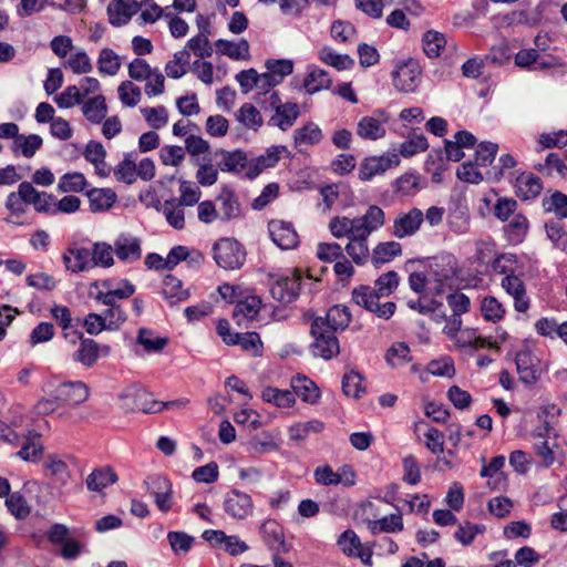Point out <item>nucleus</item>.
Here are the masks:
<instances>
[{"mask_svg":"<svg viewBox=\"0 0 567 567\" xmlns=\"http://www.w3.org/2000/svg\"><path fill=\"white\" fill-rule=\"evenodd\" d=\"M154 331L148 328H140L136 342L148 353L162 351L168 343V338L154 337Z\"/></svg>","mask_w":567,"mask_h":567,"instance_id":"37998d69","label":"nucleus"},{"mask_svg":"<svg viewBox=\"0 0 567 567\" xmlns=\"http://www.w3.org/2000/svg\"><path fill=\"white\" fill-rule=\"evenodd\" d=\"M515 195L524 202L538 197L544 188L540 177L530 172H520L513 182Z\"/></svg>","mask_w":567,"mask_h":567,"instance_id":"ddd939ff","label":"nucleus"},{"mask_svg":"<svg viewBox=\"0 0 567 567\" xmlns=\"http://www.w3.org/2000/svg\"><path fill=\"white\" fill-rule=\"evenodd\" d=\"M6 506L9 513L20 520L25 519L31 513V507L20 492L10 493L6 498Z\"/></svg>","mask_w":567,"mask_h":567,"instance_id":"3c124183","label":"nucleus"},{"mask_svg":"<svg viewBox=\"0 0 567 567\" xmlns=\"http://www.w3.org/2000/svg\"><path fill=\"white\" fill-rule=\"evenodd\" d=\"M547 238L554 246L567 254V231L558 220H547L544 225Z\"/></svg>","mask_w":567,"mask_h":567,"instance_id":"6e6d98bb","label":"nucleus"},{"mask_svg":"<svg viewBox=\"0 0 567 567\" xmlns=\"http://www.w3.org/2000/svg\"><path fill=\"white\" fill-rule=\"evenodd\" d=\"M42 144L43 140L38 134H30L28 136L19 135V137L13 141L11 150L14 154L20 151L24 157L31 158L37 151L42 147Z\"/></svg>","mask_w":567,"mask_h":567,"instance_id":"4c0bfd02","label":"nucleus"},{"mask_svg":"<svg viewBox=\"0 0 567 567\" xmlns=\"http://www.w3.org/2000/svg\"><path fill=\"white\" fill-rule=\"evenodd\" d=\"M82 112L85 118L93 123L100 124L106 116L107 105L103 95H96L82 103Z\"/></svg>","mask_w":567,"mask_h":567,"instance_id":"72a5a7b5","label":"nucleus"},{"mask_svg":"<svg viewBox=\"0 0 567 567\" xmlns=\"http://www.w3.org/2000/svg\"><path fill=\"white\" fill-rule=\"evenodd\" d=\"M423 42V51L427 58L434 59L440 56L442 50L446 44V39L443 33H440L434 30H429L425 32L422 39Z\"/></svg>","mask_w":567,"mask_h":567,"instance_id":"a18cd8bd","label":"nucleus"},{"mask_svg":"<svg viewBox=\"0 0 567 567\" xmlns=\"http://www.w3.org/2000/svg\"><path fill=\"white\" fill-rule=\"evenodd\" d=\"M261 300L258 297H247L244 300L236 302L233 318L240 323L241 319L252 320L257 317L260 310Z\"/></svg>","mask_w":567,"mask_h":567,"instance_id":"58836bf2","label":"nucleus"},{"mask_svg":"<svg viewBox=\"0 0 567 567\" xmlns=\"http://www.w3.org/2000/svg\"><path fill=\"white\" fill-rule=\"evenodd\" d=\"M516 371L525 384H534L540 378L539 361L529 350H522L515 357Z\"/></svg>","mask_w":567,"mask_h":567,"instance_id":"2eb2a0df","label":"nucleus"},{"mask_svg":"<svg viewBox=\"0 0 567 567\" xmlns=\"http://www.w3.org/2000/svg\"><path fill=\"white\" fill-rule=\"evenodd\" d=\"M363 377L354 370L346 373L342 378V392L347 396L360 399L365 394V388L362 385Z\"/></svg>","mask_w":567,"mask_h":567,"instance_id":"603ef678","label":"nucleus"},{"mask_svg":"<svg viewBox=\"0 0 567 567\" xmlns=\"http://www.w3.org/2000/svg\"><path fill=\"white\" fill-rule=\"evenodd\" d=\"M140 8L136 0H115L107 8L110 23L114 27L126 24Z\"/></svg>","mask_w":567,"mask_h":567,"instance_id":"f3484780","label":"nucleus"},{"mask_svg":"<svg viewBox=\"0 0 567 567\" xmlns=\"http://www.w3.org/2000/svg\"><path fill=\"white\" fill-rule=\"evenodd\" d=\"M50 313L62 330H70L80 322L79 318L75 320L72 318L71 310L66 306L54 305L50 309Z\"/></svg>","mask_w":567,"mask_h":567,"instance_id":"338daca9","label":"nucleus"},{"mask_svg":"<svg viewBox=\"0 0 567 567\" xmlns=\"http://www.w3.org/2000/svg\"><path fill=\"white\" fill-rule=\"evenodd\" d=\"M351 318L350 309L344 305L330 307L324 317L306 315V319L310 320V336L313 338L312 353L324 360L339 354L340 346L336 332L347 329Z\"/></svg>","mask_w":567,"mask_h":567,"instance_id":"f257e3e1","label":"nucleus"},{"mask_svg":"<svg viewBox=\"0 0 567 567\" xmlns=\"http://www.w3.org/2000/svg\"><path fill=\"white\" fill-rule=\"evenodd\" d=\"M323 138V134L318 124L307 122L301 127L295 130L293 142L299 150L303 146H312L319 144Z\"/></svg>","mask_w":567,"mask_h":567,"instance_id":"bb28decb","label":"nucleus"},{"mask_svg":"<svg viewBox=\"0 0 567 567\" xmlns=\"http://www.w3.org/2000/svg\"><path fill=\"white\" fill-rule=\"evenodd\" d=\"M136 153L130 152L124 154L121 161L113 169L114 176L118 182L132 185L136 182Z\"/></svg>","mask_w":567,"mask_h":567,"instance_id":"f704fd0d","label":"nucleus"},{"mask_svg":"<svg viewBox=\"0 0 567 567\" xmlns=\"http://www.w3.org/2000/svg\"><path fill=\"white\" fill-rule=\"evenodd\" d=\"M402 254L401 244L398 241L379 243L373 251L371 261L378 268L383 264L392 261L395 257Z\"/></svg>","mask_w":567,"mask_h":567,"instance_id":"7c9ffc66","label":"nucleus"},{"mask_svg":"<svg viewBox=\"0 0 567 567\" xmlns=\"http://www.w3.org/2000/svg\"><path fill=\"white\" fill-rule=\"evenodd\" d=\"M121 287L114 291H97L94 300L107 308L102 312L109 321V331H116L127 320L124 308L117 303V299H127L135 293V286L128 279L120 281Z\"/></svg>","mask_w":567,"mask_h":567,"instance_id":"7ed1b4c3","label":"nucleus"},{"mask_svg":"<svg viewBox=\"0 0 567 567\" xmlns=\"http://www.w3.org/2000/svg\"><path fill=\"white\" fill-rule=\"evenodd\" d=\"M420 181L421 176L417 173H405L394 181V193L401 196H413L422 188Z\"/></svg>","mask_w":567,"mask_h":567,"instance_id":"ea45409f","label":"nucleus"},{"mask_svg":"<svg viewBox=\"0 0 567 567\" xmlns=\"http://www.w3.org/2000/svg\"><path fill=\"white\" fill-rule=\"evenodd\" d=\"M392 164V157L385 155L365 157L360 164L359 179L371 181L374 176L383 174Z\"/></svg>","mask_w":567,"mask_h":567,"instance_id":"412c9836","label":"nucleus"},{"mask_svg":"<svg viewBox=\"0 0 567 567\" xmlns=\"http://www.w3.org/2000/svg\"><path fill=\"white\" fill-rule=\"evenodd\" d=\"M97 69L100 73L115 75L121 69L120 56L110 48L100 51L97 59Z\"/></svg>","mask_w":567,"mask_h":567,"instance_id":"5fc2aeb1","label":"nucleus"},{"mask_svg":"<svg viewBox=\"0 0 567 567\" xmlns=\"http://www.w3.org/2000/svg\"><path fill=\"white\" fill-rule=\"evenodd\" d=\"M324 430V423L320 420L300 422L289 427V436L293 441H303L310 433H320Z\"/></svg>","mask_w":567,"mask_h":567,"instance_id":"864d4df0","label":"nucleus"},{"mask_svg":"<svg viewBox=\"0 0 567 567\" xmlns=\"http://www.w3.org/2000/svg\"><path fill=\"white\" fill-rule=\"evenodd\" d=\"M486 527L483 524H472L466 522L464 525H460L456 529L454 537L463 546L471 545L478 534L485 533Z\"/></svg>","mask_w":567,"mask_h":567,"instance_id":"e2e57ef3","label":"nucleus"},{"mask_svg":"<svg viewBox=\"0 0 567 567\" xmlns=\"http://www.w3.org/2000/svg\"><path fill=\"white\" fill-rule=\"evenodd\" d=\"M498 152V144L493 142H481L475 151L474 163L481 167L493 164Z\"/></svg>","mask_w":567,"mask_h":567,"instance_id":"bf43d9fd","label":"nucleus"},{"mask_svg":"<svg viewBox=\"0 0 567 567\" xmlns=\"http://www.w3.org/2000/svg\"><path fill=\"white\" fill-rule=\"evenodd\" d=\"M86 185L87 182L82 173H66L60 178L59 189L65 193H81L84 190Z\"/></svg>","mask_w":567,"mask_h":567,"instance_id":"69168bd1","label":"nucleus"},{"mask_svg":"<svg viewBox=\"0 0 567 567\" xmlns=\"http://www.w3.org/2000/svg\"><path fill=\"white\" fill-rule=\"evenodd\" d=\"M385 361L392 367L404 365L411 361L410 348L404 342H396L388 349Z\"/></svg>","mask_w":567,"mask_h":567,"instance_id":"680f3d73","label":"nucleus"},{"mask_svg":"<svg viewBox=\"0 0 567 567\" xmlns=\"http://www.w3.org/2000/svg\"><path fill=\"white\" fill-rule=\"evenodd\" d=\"M114 251L121 261L132 262L142 256L141 240L135 237L121 235L114 241Z\"/></svg>","mask_w":567,"mask_h":567,"instance_id":"4be33fe9","label":"nucleus"},{"mask_svg":"<svg viewBox=\"0 0 567 567\" xmlns=\"http://www.w3.org/2000/svg\"><path fill=\"white\" fill-rule=\"evenodd\" d=\"M215 45L220 54L231 60H247L249 58V43L246 39H240L238 43L226 39H218Z\"/></svg>","mask_w":567,"mask_h":567,"instance_id":"c756f323","label":"nucleus"},{"mask_svg":"<svg viewBox=\"0 0 567 567\" xmlns=\"http://www.w3.org/2000/svg\"><path fill=\"white\" fill-rule=\"evenodd\" d=\"M100 359V344L91 338H83L72 353V360L83 367L93 368Z\"/></svg>","mask_w":567,"mask_h":567,"instance_id":"aec40b11","label":"nucleus"},{"mask_svg":"<svg viewBox=\"0 0 567 567\" xmlns=\"http://www.w3.org/2000/svg\"><path fill=\"white\" fill-rule=\"evenodd\" d=\"M427 148L429 142L426 136L413 130L408 140L401 144L400 153L403 157H411L420 152H425Z\"/></svg>","mask_w":567,"mask_h":567,"instance_id":"c03bdc74","label":"nucleus"},{"mask_svg":"<svg viewBox=\"0 0 567 567\" xmlns=\"http://www.w3.org/2000/svg\"><path fill=\"white\" fill-rule=\"evenodd\" d=\"M86 195L90 202V210L93 213L110 209L116 200L115 193L110 188H93Z\"/></svg>","mask_w":567,"mask_h":567,"instance_id":"2f4dec72","label":"nucleus"},{"mask_svg":"<svg viewBox=\"0 0 567 567\" xmlns=\"http://www.w3.org/2000/svg\"><path fill=\"white\" fill-rule=\"evenodd\" d=\"M217 156H221L220 161L217 163L221 172L239 174L245 169L247 171L250 164L246 152L243 150L226 151L218 148L215 151V157Z\"/></svg>","mask_w":567,"mask_h":567,"instance_id":"dca6fc26","label":"nucleus"},{"mask_svg":"<svg viewBox=\"0 0 567 567\" xmlns=\"http://www.w3.org/2000/svg\"><path fill=\"white\" fill-rule=\"evenodd\" d=\"M56 400L63 405H79L90 395L89 386L82 381H68L60 383L55 389Z\"/></svg>","mask_w":567,"mask_h":567,"instance_id":"9b49d317","label":"nucleus"},{"mask_svg":"<svg viewBox=\"0 0 567 567\" xmlns=\"http://www.w3.org/2000/svg\"><path fill=\"white\" fill-rule=\"evenodd\" d=\"M403 476L402 480L409 485H416L421 481V468L416 457L412 454L402 460Z\"/></svg>","mask_w":567,"mask_h":567,"instance_id":"774afa93","label":"nucleus"},{"mask_svg":"<svg viewBox=\"0 0 567 567\" xmlns=\"http://www.w3.org/2000/svg\"><path fill=\"white\" fill-rule=\"evenodd\" d=\"M6 208L9 210V216L4 218L7 224L14 226H25L29 223L21 220V217L27 213L28 205L17 195L16 192H11L4 203Z\"/></svg>","mask_w":567,"mask_h":567,"instance_id":"473e14b6","label":"nucleus"},{"mask_svg":"<svg viewBox=\"0 0 567 567\" xmlns=\"http://www.w3.org/2000/svg\"><path fill=\"white\" fill-rule=\"evenodd\" d=\"M421 74L422 71L419 63L410 59L399 64L392 72L393 85L400 92H415L421 82Z\"/></svg>","mask_w":567,"mask_h":567,"instance_id":"0eeeda50","label":"nucleus"},{"mask_svg":"<svg viewBox=\"0 0 567 567\" xmlns=\"http://www.w3.org/2000/svg\"><path fill=\"white\" fill-rule=\"evenodd\" d=\"M332 81L324 70L313 68L303 80V87L308 94H315L321 90L329 89Z\"/></svg>","mask_w":567,"mask_h":567,"instance_id":"e433bc0d","label":"nucleus"},{"mask_svg":"<svg viewBox=\"0 0 567 567\" xmlns=\"http://www.w3.org/2000/svg\"><path fill=\"white\" fill-rule=\"evenodd\" d=\"M301 278L302 272L299 268H293L290 276L279 277L270 288L272 298L284 305L296 301L300 293Z\"/></svg>","mask_w":567,"mask_h":567,"instance_id":"423d86ee","label":"nucleus"},{"mask_svg":"<svg viewBox=\"0 0 567 567\" xmlns=\"http://www.w3.org/2000/svg\"><path fill=\"white\" fill-rule=\"evenodd\" d=\"M20 445L21 449L16 453V456L25 462L35 463L43 454L41 435L37 432L29 431L28 435L23 436Z\"/></svg>","mask_w":567,"mask_h":567,"instance_id":"b1692460","label":"nucleus"},{"mask_svg":"<svg viewBox=\"0 0 567 567\" xmlns=\"http://www.w3.org/2000/svg\"><path fill=\"white\" fill-rule=\"evenodd\" d=\"M234 338V340H230L233 346H240L246 352H250L254 355H261L264 344L258 332L249 331L236 333Z\"/></svg>","mask_w":567,"mask_h":567,"instance_id":"79ce46f5","label":"nucleus"},{"mask_svg":"<svg viewBox=\"0 0 567 567\" xmlns=\"http://www.w3.org/2000/svg\"><path fill=\"white\" fill-rule=\"evenodd\" d=\"M542 207L545 213H551L557 220L567 218V195L558 189L548 190V195L542 199Z\"/></svg>","mask_w":567,"mask_h":567,"instance_id":"a878e982","label":"nucleus"},{"mask_svg":"<svg viewBox=\"0 0 567 567\" xmlns=\"http://www.w3.org/2000/svg\"><path fill=\"white\" fill-rule=\"evenodd\" d=\"M424 220L421 209L413 207L408 213L399 214L393 221L392 234L396 238H404L414 235Z\"/></svg>","mask_w":567,"mask_h":567,"instance_id":"4468645a","label":"nucleus"},{"mask_svg":"<svg viewBox=\"0 0 567 567\" xmlns=\"http://www.w3.org/2000/svg\"><path fill=\"white\" fill-rule=\"evenodd\" d=\"M117 475L111 466L95 468L86 478V487L92 492H102L116 483Z\"/></svg>","mask_w":567,"mask_h":567,"instance_id":"c85d7f7f","label":"nucleus"},{"mask_svg":"<svg viewBox=\"0 0 567 567\" xmlns=\"http://www.w3.org/2000/svg\"><path fill=\"white\" fill-rule=\"evenodd\" d=\"M481 312L486 321L496 323L504 318L505 309L495 297L487 296L482 300Z\"/></svg>","mask_w":567,"mask_h":567,"instance_id":"4d7b16f0","label":"nucleus"},{"mask_svg":"<svg viewBox=\"0 0 567 567\" xmlns=\"http://www.w3.org/2000/svg\"><path fill=\"white\" fill-rule=\"evenodd\" d=\"M262 400L275 404L278 408H290L295 404V394L289 390H280L268 386L262 391Z\"/></svg>","mask_w":567,"mask_h":567,"instance_id":"49530a36","label":"nucleus"},{"mask_svg":"<svg viewBox=\"0 0 567 567\" xmlns=\"http://www.w3.org/2000/svg\"><path fill=\"white\" fill-rule=\"evenodd\" d=\"M516 165L517 161L511 154H502L497 165L486 172L485 179L497 183L505 176L507 169L514 168Z\"/></svg>","mask_w":567,"mask_h":567,"instance_id":"052dcab7","label":"nucleus"},{"mask_svg":"<svg viewBox=\"0 0 567 567\" xmlns=\"http://www.w3.org/2000/svg\"><path fill=\"white\" fill-rule=\"evenodd\" d=\"M260 534L264 544L271 553H289L291 545L285 540L282 526L275 519H267L260 526Z\"/></svg>","mask_w":567,"mask_h":567,"instance_id":"1a4fd4ad","label":"nucleus"},{"mask_svg":"<svg viewBox=\"0 0 567 567\" xmlns=\"http://www.w3.org/2000/svg\"><path fill=\"white\" fill-rule=\"evenodd\" d=\"M223 506L225 513L236 519H245L251 515L254 511V503L250 495L239 489H231L226 493Z\"/></svg>","mask_w":567,"mask_h":567,"instance_id":"6e6552de","label":"nucleus"},{"mask_svg":"<svg viewBox=\"0 0 567 567\" xmlns=\"http://www.w3.org/2000/svg\"><path fill=\"white\" fill-rule=\"evenodd\" d=\"M293 394L298 395L303 402L316 404L320 398V390L316 383L305 375H297L291 380Z\"/></svg>","mask_w":567,"mask_h":567,"instance_id":"393cba45","label":"nucleus"},{"mask_svg":"<svg viewBox=\"0 0 567 567\" xmlns=\"http://www.w3.org/2000/svg\"><path fill=\"white\" fill-rule=\"evenodd\" d=\"M300 115L299 106L297 103L287 102L278 104L275 115L271 116L268 124L278 126L281 131L290 128Z\"/></svg>","mask_w":567,"mask_h":567,"instance_id":"5701e85b","label":"nucleus"},{"mask_svg":"<svg viewBox=\"0 0 567 567\" xmlns=\"http://www.w3.org/2000/svg\"><path fill=\"white\" fill-rule=\"evenodd\" d=\"M92 266L109 268L113 266V248L106 243H95L91 251Z\"/></svg>","mask_w":567,"mask_h":567,"instance_id":"0e129e2a","label":"nucleus"},{"mask_svg":"<svg viewBox=\"0 0 567 567\" xmlns=\"http://www.w3.org/2000/svg\"><path fill=\"white\" fill-rule=\"evenodd\" d=\"M162 295L165 299L172 300V303L185 301L190 296L187 289H183L182 280L173 275L165 276Z\"/></svg>","mask_w":567,"mask_h":567,"instance_id":"c9c22d12","label":"nucleus"},{"mask_svg":"<svg viewBox=\"0 0 567 567\" xmlns=\"http://www.w3.org/2000/svg\"><path fill=\"white\" fill-rule=\"evenodd\" d=\"M236 118L243 125L254 131H258L264 123L260 112L250 103H244L239 107Z\"/></svg>","mask_w":567,"mask_h":567,"instance_id":"de8ad7c7","label":"nucleus"},{"mask_svg":"<svg viewBox=\"0 0 567 567\" xmlns=\"http://www.w3.org/2000/svg\"><path fill=\"white\" fill-rule=\"evenodd\" d=\"M528 229L529 221L522 213L515 214L513 220L505 226V233L513 243H522Z\"/></svg>","mask_w":567,"mask_h":567,"instance_id":"09e8293b","label":"nucleus"},{"mask_svg":"<svg viewBox=\"0 0 567 567\" xmlns=\"http://www.w3.org/2000/svg\"><path fill=\"white\" fill-rule=\"evenodd\" d=\"M120 408L125 413L143 412L145 414L159 413L164 409L171 406L184 405L178 400L175 401H157L154 399L153 393L144 388L128 386L118 395Z\"/></svg>","mask_w":567,"mask_h":567,"instance_id":"20e7f679","label":"nucleus"},{"mask_svg":"<svg viewBox=\"0 0 567 567\" xmlns=\"http://www.w3.org/2000/svg\"><path fill=\"white\" fill-rule=\"evenodd\" d=\"M268 230L272 241L281 249H293L299 244V236L290 221L270 220Z\"/></svg>","mask_w":567,"mask_h":567,"instance_id":"9d476101","label":"nucleus"},{"mask_svg":"<svg viewBox=\"0 0 567 567\" xmlns=\"http://www.w3.org/2000/svg\"><path fill=\"white\" fill-rule=\"evenodd\" d=\"M502 288L514 299V309L517 312H526L530 307V299L526 292L525 282L515 274H507L502 279Z\"/></svg>","mask_w":567,"mask_h":567,"instance_id":"f8f14e48","label":"nucleus"},{"mask_svg":"<svg viewBox=\"0 0 567 567\" xmlns=\"http://www.w3.org/2000/svg\"><path fill=\"white\" fill-rule=\"evenodd\" d=\"M92 261L91 251L87 248H69L63 254V262L68 270L80 272L87 270Z\"/></svg>","mask_w":567,"mask_h":567,"instance_id":"cd10ccee","label":"nucleus"},{"mask_svg":"<svg viewBox=\"0 0 567 567\" xmlns=\"http://www.w3.org/2000/svg\"><path fill=\"white\" fill-rule=\"evenodd\" d=\"M399 282L400 277L396 271H386L377 278L374 287L360 285L353 288L352 301L378 318L389 320L394 315L396 305L393 301L380 303V299L393 293Z\"/></svg>","mask_w":567,"mask_h":567,"instance_id":"f03ea898","label":"nucleus"},{"mask_svg":"<svg viewBox=\"0 0 567 567\" xmlns=\"http://www.w3.org/2000/svg\"><path fill=\"white\" fill-rule=\"evenodd\" d=\"M319 58L322 62L336 68L338 71L348 70L354 64L353 59L348 54H339L329 47H323L319 51Z\"/></svg>","mask_w":567,"mask_h":567,"instance_id":"8fccbe9b","label":"nucleus"},{"mask_svg":"<svg viewBox=\"0 0 567 567\" xmlns=\"http://www.w3.org/2000/svg\"><path fill=\"white\" fill-rule=\"evenodd\" d=\"M403 529L402 515L391 514L371 523V530L375 533H396Z\"/></svg>","mask_w":567,"mask_h":567,"instance_id":"13d9d810","label":"nucleus"},{"mask_svg":"<svg viewBox=\"0 0 567 567\" xmlns=\"http://www.w3.org/2000/svg\"><path fill=\"white\" fill-rule=\"evenodd\" d=\"M357 133L361 138L374 141L385 135V128L378 118L363 116L358 123Z\"/></svg>","mask_w":567,"mask_h":567,"instance_id":"a19ab883","label":"nucleus"},{"mask_svg":"<svg viewBox=\"0 0 567 567\" xmlns=\"http://www.w3.org/2000/svg\"><path fill=\"white\" fill-rule=\"evenodd\" d=\"M285 146H270L265 154L259 155L255 162H250L246 172V177L255 179L265 168L275 167L280 161V152L285 151Z\"/></svg>","mask_w":567,"mask_h":567,"instance_id":"6ab92c4d","label":"nucleus"},{"mask_svg":"<svg viewBox=\"0 0 567 567\" xmlns=\"http://www.w3.org/2000/svg\"><path fill=\"white\" fill-rule=\"evenodd\" d=\"M213 257L216 264L226 269H239L246 260L245 247L235 238H221L213 246Z\"/></svg>","mask_w":567,"mask_h":567,"instance_id":"39448f33","label":"nucleus"},{"mask_svg":"<svg viewBox=\"0 0 567 567\" xmlns=\"http://www.w3.org/2000/svg\"><path fill=\"white\" fill-rule=\"evenodd\" d=\"M219 203V212L221 220H231L241 215V208L235 190L229 185H223L216 197Z\"/></svg>","mask_w":567,"mask_h":567,"instance_id":"a211bd4d","label":"nucleus"}]
</instances>
